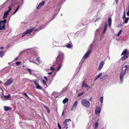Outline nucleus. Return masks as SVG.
I'll return each instance as SVG.
<instances>
[{"instance_id": "obj_1", "label": "nucleus", "mask_w": 129, "mask_h": 129, "mask_svg": "<svg viewBox=\"0 0 129 129\" xmlns=\"http://www.w3.org/2000/svg\"><path fill=\"white\" fill-rule=\"evenodd\" d=\"M129 66L128 65H126L124 68H125V69L122 70L120 74V82H122L123 80V78L124 77L125 74H126V71L128 69L129 67Z\"/></svg>"}, {"instance_id": "obj_2", "label": "nucleus", "mask_w": 129, "mask_h": 129, "mask_svg": "<svg viewBox=\"0 0 129 129\" xmlns=\"http://www.w3.org/2000/svg\"><path fill=\"white\" fill-rule=\"evenodd\" d=\"M127 49H125L121 53V55H123L121 58L122 61H123L127 58L129 56V53L127 52Z\"/></svg>"}, {"instance_id": "obj_3", "label": "nucleus", "mask_w": 129, "mask_h": 129, "mask_svg": "<svg viewBox=\"0 0 129 129\" xmlns=\"http://www.w3.org/2000/svg\"><path fill=\"white\" fill-rule=\"evenodd\" d=\"M64 59V54L62 52L60 53L57 58L56 63H62Z\"/></svg>"}, {"instance_id": "obj_4", "label": "nucleus", "mask_w": 129, "mask_h": 129, "mask_svg": "<svg viewBox=\"0 0 129 129\" xmlns=\"http://www.w3.org/2000/svg\"><path fill=\"white\" fill-rule=\"evenodd\" d=\"M81 103L82 105L87 108H89L90 107V104L89 102L85 100H82L81 101Z\"/></svg>"}, {"instance_id": "obj_5", "label": "nucleus", "mask_w": 129, "mask_h": 129, "mask_svg": "<svg viewBox=\"0 0 129 129\" xmlns=\"http://www.w3.org/2000/svg\"><path fill=\"white\" fill-rule=\"evenodd\" d=\"M35 29V28H31L29 30H27L24 33H23L22 35V38L24 36L27 34H29L34 30Z\"/></svg>"}, {"instance_id": "obj_6", "label": "nucleus", "mask_w": 129, "mask_h": 129, "mask_svg": "<svg viewBox=\"0 0 129 129\" xmlns=\"http://www.w3.org/2000/svg\"><path fill=\"white\" fill-rule=\"evenodd\" d=\"M13 80L11 78L8 79L7 81L4 83V85L5 86L9 85L12 84L13 82Z\"/></svg>"}, {"instance_id": "obj_7", "label": "nucleus", "mask_w": 129, "mask_h": 129, "mask_svg": "<svg viewBox=\"0 0 129 129\" xmlns=\"http://www.w3.org/2000/svg\"><path fill=\"white\" fill-rule=\"evenodd\" d=\"M47 26L46 24H45V25H42L40 26V27L38 28H37L36 29V27H34V28H35V29L34 30H35V32H36L37 31H39L42 29H43L45 27V26Z\"/></svg>"}, {"instance_id": "obj_8", "label": "nucleus", "mask_w": 129, "mask_h": 129, "mask_svg": "<svg viewBox=\"0 0 129 129\" xmlns=\"http://www.w3.org/2000/svg\"><path fill=\"white\" fill-rule=\"evenodd\" d=\"M78 103V101H76L73 104L72 107L71 108V111H73L76 109Z\"/></svg>"}, {"instance_id": "obj_9", "label": "nucleus", "mask_w": 129, "mask_h": 129, "mask_svg": "<svg viewBox=\"0 0 129 129\" xmlns=\"http://www.w3.org/2000/svg\"><path fill=\"white\" fill-rule=\"evenodd\" d=\"M91 51L90 50H89L85 53L83 56L84 59L87 58L89 56L91 52Z\"/></svg>"}, {"instance_id": "obj_10", "label": "nucleus", "mask_w": 129, "mask_h": 129, "mask_svg": "<svg viewBox=\"0 0 129 129\" xmlns=\"http://www.w3.org/2000/svg\"><path fill=\"white\" fill-rule=\"evenodd\" d=\"M104 62L103 61H101L99 64V66L98 69L99 71H100L102 68L104 64Z\"/></svg>"}, {"instance_id": "obj_11", "label": "nucleus", "mask_w": 129, "mask_h": 129, "mask_svg": "<svg viewBox=\"0 0 129 129\" xmlns=\"http://www.w3.org/2000/svg\"><path fill=\"white\" fill-rule=\"evenodd\" d=\"M82 87H85L86 88H87L88 90L89 88H90V86H88L84 81L82 83Z\"/></svg>"}, {"instance_id": "obj_12", "label": "nucleus", "mask_w": 129, "mask_h": 129, "mask_svg": "<svg viewBox=\"0 0 129 129\" xmlns=\"http://www.w3.org/2000/svg\"><path fill=\"white\" fill-rule=\"evenodd\" d=\"M44 3L45 2L44 1H42L41 2L39 3L38 6L37 7V9H40L42 6L44 5Z\"/></svg>"}, {"instance_id": "obj_13", "label": "nucleus", "mask_w": 129, "mask_h": 129, "mask_svg": "<svg viewBox=\"0 0 129 129\" xmlns=\"http://www.w3.org/2000/svg\"><path fill=\"white\" fill-rule=\"evenodd\" d=\"M72 45L73 44L71 43H69L66 44L65 46L67 47L68 48L70 49L72 48Z\"/></svg>"}, {"instance_id": "obj_14", "label": "nucleus", "mask_w": 129, "mask_h": 129, "mask_svg": "<svg viewBox=\"0 0 129 129\" xmlns=\"http://www.w3.org/2000/svg\"><path fill=\"white\" fill-rule=\"evenodd\" d=\"M101 108L99 107L97 109L96 108L95 109V114H99L101 112Z\"/></svg>"}, {"instance_id": "obj_15", "label": "nucleus", "mask_w": 129, "mask_h": 129, "mask_svg": "<svg viewBox=\"0 0 129 129\" xmlns=\"http://www.w3.org/2000/svg\"><path fill=\"white\" fill-rule=\"evenodd\" d=\"M5 25L0 22V29L2 30L5 29Z\"/></svg>"}, {"instance_id": "obj_16", "label": "nucleus", "mask_w": 129, "mask_h": 129, "mask_svg": "<svg viewBox=\"0 0 129 129\" xmlns=\"http://www.w3.org/2000/svg\"><path fill=\"white\" fill-rule=\"evenodd\" d=\"M108 23L109 24V26L110 27L111 26L112 23V19L111 17H109L108 19Z\"/></svg>"}, {"instance_id": "obj_17", "label": "nucleus", "mask_w": 129, "mask_h": 129, "mask_svg": "<svg viewBox=\"0 0 129 129\" xmlns=\"http://www.w3.org/2000/svg\"><path fill=\"white\" fill-rule=\"evenodd\" d=\"M37 56H38V54L36 53H35V54L33 55V56H31L30 58V59L34 60V58H36V57Z\"/></svg>"}, {"instance_id": "obj_18", "label": "nucleus", "mask_w": 129, "mask_h": 129, "mask_svg": "<svg viewBox=\"0 0 129 129\" xmlns=\"http://www.w3.org/2000/svg\"><path fill=\"white\" fill-rule=\"evenodd\" d=\"M56 63L58 66L57 69V71H58L61 68L62 65V63Z\"/></svg>"}, {"instance_id": "obj_19", "label": "nucleus", "mask_w": 129, "mask_h": 129, "mask_svg": "<svg viewBox=\"0 0 129 129\" xmlns=\"http://www.w3.org/2000/svg\"><path fill=\"white\" fill-rule=\"evenodd\" d=\"M4 109L5 111H7L10 110L11 108L10 107L5 106L4 107Z\"/></svg>"}, {"instance_id": "obj_20", "label": "nucleus", "mask_w": 129, "mask_h": 129, "mask_svg": "<svg viewBox=\"0 0 129 129\" xmlns=\"http://www.w3.org/2000/svg\"><path fill=\"white\" fill-rule=\"evenodd\" d=\"M5 52L4 50H2L0 51V57H2L4 55Z\"/></svg>"}, {"instance_id": "obj_21", "label": "nucleus", "mask_w": 129, "mask_h": 129, "mask_svg": "<svg viewBox=\"0 0 129 129\" xmlns=\"http://www.w3.org/2000/svg\"><path fill=\"white\" fill-rule=\"evenodd\" d=\"M37 57H36V60L37 62L40 63H41L42 62V60H41L40 57L38 56Z\"/></svg>"}, {"instance_id": "obj_22", "label": "nucleus", "mask_w": 129, "mask_h": 129, "mask_svg": "<svg viewBox=\"0 0 129 129\" xmlns=\"http://www.w3.org/2000/svg\"><path fill=\"white\" fill-rule=\"evenodd\" d=\"M108 75H106L103 76V77L100 78V79L102 80H104L106 79L108 77Z\"/></svg>"}, {"instance_id": "obj_23", "label": "nucleus", "mask_w": 129, "mask_h": 129, "mask_svg": "<svg viewBox=\"0 0 129 129\" xmlns=\"http://www.w3.org/2000/svg\"><path fill=\"white\" fill-rule=\"evenodd\" d=\"M98 123L97 122H95L94 124V128L95 129L97 128L98 127Z\"/></svg>"}, {"instance_id": "obj_24", "label": "nucleus", "mask_w": 129, "mask_h": 129, "mask_svg": "<svg viewBox=\"0 0 129 129\" xmlns=\"http://www.w3.org/2000/svg\"><path fill=\"white\" fill-rule=\"evenodd\" d=\"M8 14H9L8 13H7V12H6L5 11V12L4 13V16H3V19H6L7 18V17L8 15Z\"/></svg>"}, {"instance_id": "obj_25", "label": "nucleus", "mask_w": 129, "mask_h": 129, "mask_svg": "<svg viewBox=\"0 0 129 129\" xmlns=\"http://www.w3.org/2000/svg\"><path fill=\"white\" fill-rule=\"evenodd\" d=\"M36 86V88L38 89H41L42 87L39 85V84L38 83H36V84H35Z\"/></svg>"}, {"instance_id": "obj_26", "label": "nucleus", "mask_w": 129, "mask_h": 129, "mask_svg": "<svg viewBox=\"0 0 129 129\" xmlns=\"http://www.w3.org/2000/svg\"><path fill=\"white\" fill-rule=\"evenodd\" d=\"M16 4V3L15 2H13L9 7H10L12 8V7L15 5Z\"/></svg>"}, {"instance_id": "obj_27", "label": "nucleus", "mask_w": 129, "mask_h": 129, "mask_svg": "<svg viewBox=\"0 0 129 129\" xmlns=\"http://www.w3.org/2000/svg\"><path fill=\"white\" fill-rule=\"evenodd\" d=\"M102 75V73H101L99 74L97 76H95V79L94 80L95 81L98 78L100 77H101Z\"/></svg>"}, {"instance_id": "obj_28", "label": "nucleus", "mask_w": 129, "mask_h": 129, "mask_svg": "<svg viewBox=\"0 0 129 129\" xmlns=\"http://www.w3.org/2000/svg\"><path fill=\"white\" fill-rule=\"evenodd\" d=\"M102 75V73H101L99 74L97 76H95V79L94 80L95 81L98 78L100 77H101Z\"/></svg>"}, {"instance_id": "obj_29", "label": "nucleus", "mask_w": 129, "mask_h": 129, "mask_svg": "<svg viewBox=\"0 0 129 129\" xmlns=\"http://www.w3.org/2000/svg\"><path fill=\"white\" fill-rule=\"evenodd\" d=\"M42 82L43 84L44 85V87H47L46 82L44 80H43L42 81Z\"/></svg>"}, {"instance_id": "obj_30", "label": "nucleus", "mask_w": 129, "mask_h": 129, "mask_svg": "<svg viewBox=\"0 0 129 129\" xmlns=\"http://www.w3.org/2000/svg\"><path fill=\"white\" fill-rule=\"evenodd\" d=\"M107 24L106 23L105 24V26L103 31V33L104 34L106 32L107 27Z\"/></svg>"}, {"instance_id": "obj_31", "label": "nucleus", "mask_w": 129, "mask_h": 129, "mask_svg": "<svg viewBox=\"0 0 129 129\" xmlns=\"http://www.w3.org/2000/svg\"><path fill=\"white\" fill-rule=\"evenodd\" d=\"M3 20H1L0 21L1 23H3L5 25V24L6 23L7 20L5 19H4Z\"/></svg>"}, {"instance_id": "obj_32", "label": "nucleus", "mask_w": 129, "mask_h": 129, "mask_svg": "<svg viewBox=\"0 0 129 129\" xmlns=\"http://www.w3.org/2000/svg\"><path fill=\"white\" fill-rule=\"evenodd\" d=\"M43 107L45 108L47 110V111H48V113H49L50 112V111L49 110V108L46 106H45V105H43Z\"/></svg>"}, {"instance_id": "obj_33", "label": "nucleus", "mask_w": 129, "mask_h": 129, "mask_svg": "<svg viewBox=\"0 0 129 129\" xmlns=\"http://www.w3.org/2000/svg\"><path fill=\"white\" fill-rule=\"evenodd\" d=\"M68 101V99L67 98H66L63 100L62 102L63 104H64Z\"/></svg>"}, {"instance_id": "obj_34", "label": "nucleus", "mask_w": 129, "mask_h": 129, "mask_svg": "<svg viewBox=\"0 0 129 129\" xmlns=\"http://www.w3.org/2000/svg\"><path fill=\"white\" fill-rule=\"evenodd\" d=\"M129 18H126L125 20V21L124 22V24L127 23L128 21V20L129 19Z\"/></svg>"}, {"instance_id": "obj_35", "label": "nucleus", "mask_w": 129, "mask_h": 129, "mask_svg": "<svg viewBox=\"0 0 129 129\" xmlns=\"http://www.w3.org/2000/svg\"><path fill=\"white\" fill-rule=\"evenodd\" d=\"M10 68L9 67L7 68L5 70V72L6 73H8L9 71Z\"/></svg>"}, {"instance_id": "obj_36", "label": "nucleus", "mask_w": 129, "mask_h": 129, "mask_svg": "<svg viewBox=\"0 0 129 129\" xmlns=\"http://www.w3.org/2000/svg\"><path fill=\"white\" fill-rule=\"evenodd\" d=\"M81 68V66H79L78 67L76 70V72L78 73L79 72V70L80 69V68Z\"/></svg>"}, {"instance_id": "obj_37", "label": "nucleus", "mask_w": 129, "mask_h": 129, "mask_svg": "<svg viewBox=\"0 0 129 129\" xmlns=\"http://www.w3.org/2000/svg\"><path fill=\"white\" fill-rule=\"evenodd\" d=\"M8 8L9 9L6 12L9 14V12L11 11L12 8L11 7H8Z\"/></svg>"}, {"instance_id": "obj_38", "label": "nucleus", "mask_w": 129, "mask_h": 129, "mask_svg": "<svg viewBox=\"0 0 129 129\" xmlns=\"http://www.w3.org/2000/svg\"><path fill=\"white\" fill-rule=\"evenodd\" d=\"M63 124L64 126V127H66V126H68L67 123L64 121L63 123Z\"/></svg>"}, {"instance_id": "obj_39", "label": "nucleus", "mask_w": 129, "mask_h": 129, "mask_svg": "<svg viewBox=\"0 0 129 129\" xmlns=\"http://www.w3.org/2000/svg\"><path fill=\"white\" fill-rule=\"evenodd\" d=\"M71 120L70 118H69L68 119H65L64 121L67 123L68 122L70 121H71Z\"/></svg>"}, {"instance_id": "obj_40", "label": "nucleus", "mask_w": 129, "mask_h": 129, "mask_svg": "<svg viewBox=\"0 0 129 129\" xmlns=\"http://www.w3.org/2000/svg\"><path fill=\"white\" fill-rule=\"evenodd\" d=\"M103 96H101V97L100 98V100L101 101V102L102 104L103 103Z\"/></svg>"}, {"instance_id": "obj_41", "label": "nucleus", "mask_w": 129, "mask_h": 129, "mask_svg": "<svg viewBox=\"0 0 129 129\" xmlns=\"http://www.w3.org/2000/svg\"><path fill=\"white\" fill-rule=\"evenodd\" d=\"M39 81V80L38 79H35L33 80V82H34L35 84H36V83H37V82H38Z\"/></svg>"}, {"instance_id": "obj_42", "label": "nucleus", "mask_w": 129, "mask_h": 129, "mask_svg": "<svg viewBox=\"0 0 129 129\" xmlns=\"http://www.w3.org/2000/svg\"><path fill=\"white\" fill-rule=\"evenodd\" d=\"M39 81V80L38 79H35L33 80V82H34L35 84H36V83H37V82H38Z\"/></svg>"}, {"instance_id": "obj_43", "label": "nucleus", "mask_w": 129, "mask_h": 129, "mask_svg": "<svg viewBox=\"0 0 129 129\" xmlns=\"http://www.w3.org/2000/svg\"><path fill=\"white\" fill-rule=\"evenodd\" d=\"M4 97L7 99H8V98L10 97V95L8 94L7 95H4Z\"/></svg>"}, {"instance_id": "obj_44", "label": "nucleus", "mask_w": 129, "mask_h": 129, "mask_svg": "<svg viewBox=\"0 0 129 129\" xmlns=\"http://www.w3.org/2000/svg\"><path fill=\"white\" fill-rule=\"evenodd\" d=\"M122 30H120L119 32L117 34V36H119L122 32Z\"/></svg>"}, {"instance_id": "obj_45", "label": "nucleus", "mask_w": 129, "mask_h": 129, "mask_svg": "<svg viewBox=\"0 0 129 129\" xmlns=\"http://www.w3.org/2000/svg\"><path fill=\"white\" fill-rule=\"evenodd\" d=\"M27 70L28 71L30 74H32L31 73V70L29 69H27Z\"/></svg>"}, {"instance_id": "obj_46", "label": "nucleus", "mask_w": 129, "mask_h": 129, "mask_svg": "<svg viewBox=\"0 0 129 129\" xmlns=\"http://www.w3.org/2000/svg\"><path fill=\"white\" fill-rule=\"evenodd\" d=\"M29 62H32L33 63H35V62L34 61V60H32L31 59H29Z\"/></svg>"}, {"instance_id": "obj_47", "label": "nucleus", "mask_w": 129, "mask_h": 129, "mask_svg": "<svg viewBox=\"0 0 129 129\" xmlns=\"http://www.w3.org/2000/svg\"><path fill=\"white\" fill-rule=\"evenodd\" d=\"M21 62L20 61L16 62V64L17 65H19L21 63Z\"/></svg>"}, {"instance_id": "obj_48", "label": "nucleus", "mask_w": 129, "mask_h": 129, "mask_svg": "<svg viewBox=\"0 0 129 129\" xmlns=\"http://www.w3.org/2000/svg\"><path fill=\"white\" fill-rule=\"evenodd\" d=\"M57 126L59 129H61V126L58 123H57Z\"/></svg>"}, {"instance_id": "obj_49", "label": "nucleus", "mask_w": 129, "mask_h": 129, "mask_svg": "<svg viewBox=\"0 0 129 129\" xmlns=\"http://www.w3.org/2000/svg\"><path fill=\"white\" fill-rule=\"evenodd\" d=\"M57 43L56 41H55L54 42H53V44L54 45V46H56V45H55V44Z\"/></svg>"}, {"instance_id": "obj_50", "label": "nucleus", "mask_w": 129, "mask_h": 129, "mask_svg": "<svg viewBox=\"0 0 129 129\" xmlns=\"http://www.w3.org/2000/svg\"><path fill=\"white\" fill-rule=\"evenodd\" d=\"M50 70L51 71H53L54 70V69L53 67H51L50 69Z\"/></svg>"}, {"instance_id": "obj_51", "label": "nucleus", "mask_w": 129, "mask_h": 129, "mask_svg": "<svg viewBox=\"0 0 129 129\" xmlns=\"http://www.w3.org/2000/svg\"><path fill=\"white\" fill-rule=\"evenodd\" d=\"M20 7V6H18V7H17V8H16V9L15 10V11H18V10L19 9V8Z\"/></svg>"}, {"instance_id": "obj_52", "label": "nucleus", "mask_w": 129, "mask_h": 129, "mask_svg": "<svg viewBox=\"0 0 129 129\" xmlns=\"http://www.w3.org/2000/svg\"><path fill=\"white\" fill-rule=\"evenodd\" d=\"M125 17V13L124 12V13L123 17V19H124V18Z\"/></svg>"}, {"instance_id": "obj_53", "label": "nucleus", "mask_w": 129, "mask_h": 129, "mask_svg": "<svg viewBox=\"0 0 129 129\" xmlns=\"http://www.w3.org/2000/svg\"><path fill=\"white\" fill-rule=\"evenodd\" d=\"M23 94L25 95L28 98H29V97L27 96V94L26 93H23Z\"/></svg>"}, {"instance_id": "obj_54", "label": "nucleus", "mask_w": 129, "mask_h": 129, "mask_svg": "<svg viewBox=\"0 0 129 129\" xmlns=\"http://www.w3.org/2000/svg\"><path fill=\"white\" fill-rule=\"evenodd\" d=\"M44 78L46 81H48V79L47 78V77L46 76H44Z\"/></svg>"}, {"instance_id": "obj_55", "label": "nucleus", "mask_w": 129, "mask_h": 129, "mask_svg": "<svg viewBox=\"0 0 129 129\" xmlns=\"http://www.w3.org/2000/svg\"><path fill=\"white\" fill-rule=\"evenodd\" d=\"M122 25L121 24L118 25L116 27H121Z\"/></svg>"}, {"instance_id": "obj_56", "label": "nucleus", "mask_w": 129, "mask_h": 129, "mask_svg": "<svg viewBox=\"0 0 129 129\" xmlns=\"http://www.w3.org/2000/svg\"><path fill=\"white\" fill-rule=\"evenodd\" d=\"M127 16H129V10L127 12Z\"/></svg>"}, {"instance_id": "obj_57", "label": "nucleus", "mask_w": 129, "mask_h": 129, "mask_svg": "<svg viewBox=\"0 0 129 129\" xmlns=\"http://www.w3.org/2000/svg\"><path fill=\"white\" fill-rule=\"evenodd\" d=\"M52 72H51L48 73V74H50V75H52Z\"/></svg>"}, {"instance_id": "obj_58", "label": "nucleus", "mask_w": 129, "mask_h": 129, "mask_svg": "<svg viewBox=\"0 0 129 129\" xmlns=\"http://www.w3.org/2000/svg\"><path fill=\"white\" fill-rule=\"evenodd\" d=\"M64 114V111H63V112H62V115L63 116V115Z\"/></svg>"}, {"instance_id": "obj_59", "label": "nucleus", "mask_w": 129, "mask_h": 129, "mask_svg": "<svg viewBox=\"0 0 129 129\" xmlns=\"http://www.w3.org/2000/svg\"><path fill=\"white\" fill-rule=\"evenodd\" d=\"M4 48V47L3 46H2L1 47H0V49H3Z\"/></svg>"}, {"instance_id": "obj_60", "label": "nucleus", "mask_w": 129, "mask_h": 129, "mask_svg": "<svg viewBox=\"0 0 129 129\" xmlns=\"http://www.w3.org/2000/svg\"><path fill=\"white\" fill-rule=\"evenodd\" d=\"M21 1H22V2L21 3V5H22V4L23 3V0H21Z\"/></svg>"}, {"instance_id": "obj_61", "label": "nucleus", "mask_w": 129, "mask_h": 129, "mask_svg": "<svg viewBox=\"0 0 129 129\" xmlns=\"http://www.w3.org/2000/svg\"><path fill=\"white\" fill-rule=\"evenodd\" d=\"M18 57H17L16 58H15V60L16 61V60H18Z\"/></svg>"}, {"instance_id": "obj_62", "label": "nucleus", "mask_w": 129, "mask_h": 129, "mask_svg": "<svg viewBox=\"0 0 129 129\" xmlns=\"http://www.w3.org/2000/svg\"><path fill=\"white\" fill-rule=\"evenodd\" d=\"M17 11H16L15 10V11L13 12V14H15L16 12H17Z\"/></svg>"}, {"instance_id": "obj_63", "label": "nucleus", "mask_w": 129, "mask_h": 129, "mask_svg": "<svg viewBox=\"0 0 129 129\" xmlns=\"http://www.w3.org/2000/svg\"><path fill=\"white\" fill-rule=\"evenodd\" d=\"M17 11H16L15 10V11L13 12V14H15L16 12H17Z\"/></svg>"}, {"instance_id": "obj_64", "label": "nucleus", "mask_w": 129, "mask_h": 129, "mask_svg": "<svg viewBox=\"0 0 129 129\" xmlns=\"http://www.w3.org/2000/svg\"><path fill=\"white\" fill-rule=\"evenodd\" d=\"M6 129H8V127L7 126H6Z\"/></svg>"}]
</instances>
